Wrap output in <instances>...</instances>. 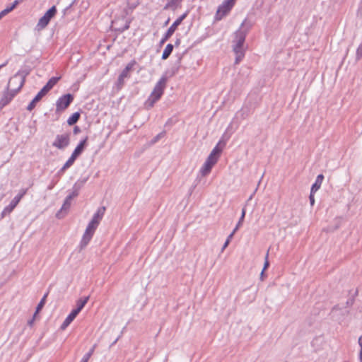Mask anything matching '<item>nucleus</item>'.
Returning a JSON list of instances; mask_svg holds the SVG:
<instances>
[{
	"mask_svg": "<svg viewBox=\"0 0 362 362\" xmlns=\"http://www.w3.org/2000/svg\"><path fill=\"white\" fill-rule=\"evenodd\" d=\"M53 187H54V185H49V186L48 187V189H49V190H50V189H52L53 188Z\"/></svg>",
	"mask_w": 362,
	"mask_h": 362,
	"instance_id": "nucleus-46",
	"label": "nucleus"
},
{
	"mask_svg": "<svg viewBox=\"0 0 362 362\" xmlns=\"http://www.w3.org/2000/svg\"><path fill=\"white\" fill-rule=\"evenodd\" d=\"M245 216V208H243L242 210L241 216L235 226V230H238L239 227H240V226L242 225V223L244 221Z\"/></svg>",
	"mask_w": 362,
	"mask_h": 362,
	"instance_id": "nucleus-25",
	"label": "nucleus"
},
{
	"mask_svg": "<svg viewBox=\"0 0 362 362\" xmlns=\"http://www.w3.org/2000/svg\"><path fill=\"white\" fill-rule=\"evenodd\" d=\"M346 303L347 306H350L354 303V298H349V299L346 300Z\"/></svg>",
	"mask_w": 362,
	"mask_h": 362,
	"instance_id": "nucleus-37",
	"label": "nucleus"
},
{
	"mask_svg": "<svg viewBox=\"0 0 362 362\" xmlns=\"http://www.w3.org/2000/svg\"><path fill=\"white\" fill-rule=\"evenodd\" d=\"M182 0H167V4L164 6V9H171L175 11L181 4Z\"/></svg>",
	"mask_w": 362,
	"mask_h": 362,
	"instance_id": "nucleus-14",
	"label": "nucleus"
},
{
	"mask_svg": "<svg viewBox=\"0 0 362 362\" xmlns=\"http://www.w3.org/2000/svg\"><path fill=\"white\" fill-rule=\"evenodd\" d=\"M167 78L166 76H162L157 83L155 85L151 95L145 102V106L147 109H150L153 107L154 104L160 100L164 93V90L166 87Z\"/></svg>",
	"mask_w": 362,
	"mask_h": 362,
	"instance_id": "nucleus-5",
	"label": "nucleus"
},
{
	"mask_svg": "<svg viewBox=\"0 0 362 362\" xmlns=\"http://www.w3.org/2000/svg\"><path fill=\"white\" fill-rule=\"evenodd\" d=\"M76 159V158L71 154V157L69 158V160L65 163L64 166L62 168L61 171L63 172L66 169L71 167L73 165V163H74Z\"/></svg>",
	"mask_w": 362,
	"mask_h": 362,
	"instance_id": "nucleus-22",
	"label": "nucleus"
},
{
	"mask_svg": "<svg viewBox=\"0 0 362 362\" xmlns=\"http://www.w3.org/2000/svg\"><path fill=\"white\" fill-rule=\"evenodd\" d=\"M71 197H67L64 202V204L60 210V211H59L57 214V216L59 218H61L62 216H60V214L62 213L63 211H66L69 209L70 206H71Z\"/></svg>",
	"mask_w": 362,
	"mask_h": 362,
	"instance_id": "nucleus-17",
	"label": "nucleus"
},
{
	"mask_svg": "<svg viewBox=\"0 0 362 362\" xmlns=\"http://www.w3.org/2000/svg\"><path fill=\"white\" fill-rule=\"evenodd\" d=\"M238 230H235V228H234V230H233V232L228 235L227 240H228V242L230 241V240L232 239V238L233 237L235 233Z\"/></svg>",
	"mask_w": 362,
	"mask_h": 362,
	"instance_id": "nucleus-38",
	"label": "nucleus"
},
{
	"mask_svg": "<svg viewBox=\"0 0 362 362\" xmlns=\"http://www.w3.org/2000/svg\"><path fill=\"white\" fill-rule=\"evenodd\" d=\"M362 57V43L358 46L356 50V59L359 60Z\"/></svg>",
	"mask_w": 362,
	"mask_h": 362,
	"instance_id": "nucleus-29",
	"label": "nucleus"
},
{
	"mask_svg": "<svg viewBox=\"0 0 362 362\" xmlns=\"http://www.w3.org/2000/svg\"><path fill=\"white\" fill-rule=\"evenodd\" d=\"M314 193H312L310 192V197H309V199H310V204L311 206H313L314 205V203H315V199H314V195H313Z\"/></svg>",
	"mask_w": 362,
	"mask_h": 362,
	"instance_id": "nucleus-34",
	"label": "nucleus"
},
{
	"mask_svg": "<svg viewBox=\"0 0 362 362\" xmlns=\"http://www.w3.org/2000/svg\"><path fill=\"white\" fill-rule=\"evenodd\" d=\"M187 14L184 13L173 23V25L167 30V37H170L173 35V34L177 29V26L180 25V23L185 18Z\"/></svg>",
	"mask_w": 362,
	"mask_h": 362,
	"instance_id": "nucleus-11",
	"label": "nucleus"
},
{
	"mask_svg": "<svg viewBox=\"0 0 362 362\" xmlns=\"http://www.w3.org/2000/svg\"><path fill=\"white\" fill-rule=\"evenodd\" d=\"M23 1V0H15V1H13V3L10 6H8V7H7V9H8V10H9V12H11V11H13V10L16 7V6H17L19 3L22 2Z\"/></svg>",
	"mask_w": 362,
	"mask_h": 362,
	"instance_id": "nucleus-26",
	"label": "nucleus"
},
{
	"mask_svg": "<svg viewBox=\"0 0 362 362\" xmlns=\"http://www.w3.org/2000/svg\"><path fill=\"white\" fill-rule=\"evenodd\" d=\"M134 64V62L129 63L119 76L117 83V86L119 89L123 86L124 83V79L129 77V72L132 69Z\"/></svg>",
	"mask_w": 362,
	"mask_h": 362,
	"instance_id": "nucleus-10",
	"label": "nucleus"
},
{
	"mask_svg": "<svg viewBox=\"0 0 362 362\" xmlns=\"http://www.w3.org/2000/svg\"><path fill=\"white\" fill-rule=\"evenodd\" d=\"M5 65H6V64H1V65H0V69H1L3 66H4Z\"/></svg>",
	"mask_w": 362,
	"mask_h": 362,
	"instance_id": "nucleus-48",
	"label": "nucleus"
},
{
	"mask_svg": "<svg viewBox=\"0 0 362 362\" xmlns=\"http://www.w3.org/2000/svg\"><path fill=\"white\" fill-rule=\"evenodd\" d=\"M45 95L44 94V93H42V90H40L34 98L35 99V100H37L39 102Z\"/></svg>",
	"mask_w": 362,
	"mask_h": 362,
	"instance_id": "nucleus-32",
	"label": "nucleus"
},
{
	"mask_svg": "<svg viewBox=\"0 0 362 362\" xmlns=\"http://www.w3.org/2000/svg\"><path fill=\"white\" fill-rule=\"evenodd\" d=\"M8 13H10L9 10L7 9V8H6L5 9H4L3 11H1L0 12V18L1 19L4 16L8 14Z\"/></svg>",
	"mask_w": 362,
	"mask_h": 362,
	"instance_id": "nucleus-33",
	"label": "nucleus"
},
{
	"mask_svg": "<svg viewBox=\"0 0 362 362\" xmlns=\"http://www.w3.org/2000/svg\"><path fill=\"white\" fill-rule=\"evenodd\" d=\"M74 97L71 94L68 93L60 97L56 103L57 111H63L66 109L70 103L73 101Z\"/></svg>",
	"mask_w": 362,
	"mask_h": 362,
	"instance_id": "nucleus-8",
	"label": "nucleus"
},
{
	"mask_svg": "<svg viewBox=\"0 0 362 362\" xmlns=\"http://www.w3.org/2000/svg\"><path fill=\"white\" fill-rule=\"evenodd\" d=\"M80 117V114L78 112L74 113L67 120V123L69 125H73L78 122Z\"/></svg>",
	"mask_w": 362,
	"mask_h": 362,
	"instance_id": "nucleus-20",
	"label": "nucleus"
},
{
	"mask_svg": "<svg viewBox=\"0 0 362 362\" xmlns=\"http://www.w3.org/2000/svg\"><path fill=\"white\" fill-rule=\"evenodd\" d=\"M95 346L87 353L86 354L83 358L81 359V362H88L89 358H90L91 355L93 354L94 351Z\"/></svg>",
	"mask_w": 362,
	"mask_h": 362,
	"instance_id": "nucleus-24",
	"label": "nucleus"
},
{
	"mask_svg": "<svg viewBox=\"0 0 362 362\" xmlns=\"http://www.w3.org/2000/svg\"><path fill=\"white\" fill-rule=\"evenodd\" d=\"M47 296H44L43 298L41 299L38 305H37L36 310L34 313V317H36L38 313L44 307L45 303H46V298Z\"/></svg>",
	"mask_w": 362,
	"mask_h": 362,
	"instance_id": "nucleus-21",
	"label": "nucleus"
},
{
	"mask_svg": "<svg viewBox=\"0 0 362 362\" xmlns=\"http://www.w3.org/2000/svg\"><path fill=\"white\" fill-rule=\"evenodd\" d=\"M164 136V132H161L160 134H158L157 136H156L153 140L151 141V144H155L156 142H157L160 138L163 137Z\"/></svg>",
	"mask_w": 362,
	"mask_h": 362,
	"instance_id": "nucleus-30",
	"label": "nucleus"
},
{
	"mask_svg": "<svg viewBox=\"0 0 362 362\" xmlns=\"http://www.w3.org/2000/svg\"><path fill=\"white\" fill-rule=\"evenodd\" d=\"M51 89L47 86H45L40 90H42V93H44L45 95H46Z\"/></svg>",
	"mask_w": 362,
	"mask_h": 362,
	"instance_id": "nucleus-35",
	"label": "nucleus"
},
{
	"mask_svg": "<svg viewBox=\"0 0 362 362\" xmlns=\"http://www.w3.org/2000/svg\"><path fill=\"white\" fill-rule=\"evenodd\" d=\"M57 8L55 6H52L45 14L42 16L37 24V29L38 30L44 29L49 23L50 20L56 15Z\"/></svg>",
	"mask_w": 362,
	"mask_h": 362,
	"instance_id": "nucleus-6",
	"label": "nucleus"
},
{
	"mask_svg": "<svg viewBox=\"0 0 362 362\" xmlns=\"http://www.w3.org/2000/svg\"><path fill=\"white\" fill-rule=\"evenodd\" d=\"M80 132V129H79L78 127H75L74 128V134H77V133H78V132Z\"/></svg>",
	"mask_w": 362,
	"mask_h": 362,
	"instance_id": "nucleus-42",
	"label": "nucleus"
},
{
	"mask_svg": "<svg viewBox=\"0 0 362 362\" xmlns=\"http://www.w3.org/2000/svg\"><path fill=\"white\" fill-rule=\"evenodd\" d=\"M268 256H269V252H267V255L265 257V262L264 264V268L261 272V276H263L264 270L269 267Z\"/></svg>",
	"mask_w": 362,
	"mask_h": 362,
	"instance_id": "nucleus-27",
	"label": "nucleus"
},
{
	"mask_svg": "<svg viewBox=\"0 0 362 362\" xmlns=\"http://www.w3.org/2000/svg\"><path fill=\"white\" fill-rule=\"evenodd\" d=\"M37 100H35V98L33 99V100L30 103V104L27 107V110L29 111H31L33 110L36 105V103H37Z\"/></svg>",
	"mask_w": 362,
	"mask_h": 362,
	"instance_id": "nucleus-28",
	"label": "nucleus"
},
{
	"mask_svg": "<svg viewBox=\"0 0 362 362\" xmlns=\"http://www.w3.org/2000/svg\"><path fill=\"white\" fill-rule=\"evenodd\" d=\"M87 141V137L85 138L83 140H82L79 144L76 146L74 152L72 153V155L77 158L83 151L85 146L86 144Z\"/></svg>",
	"mask_w": 362,
	"mask_h": 362,
	"instance_id": "nucleus-15",
	"label": "nucleus"
},
{
	"mask_svg": "<svg viewBox=\"0 0 362 362\" xmlns=\"http://www.w3.org/2000/svg\"><path fill=\"white\" fill-rule=\"evenodd\" d=\"M169 37H167V33H165L164 37L161 40V43H163L165 41H166Z\"/></svg>",
	"mask_w": 362,
	"mask_h": 362,
	"instance_id": "nucleus-44",
	"label": "nucleus"
},
{
	"mask_svg": "<svg viewBox=\"0 0 362 362\" xmlns=\"http://www.w3.org/2000/svg\"><path fill=\"white\" fill-rule=\"evenodd\" d=\"M28 72L22 71H18L8 81L7 90L4 93L2 98L0 100V105L4 107L6 105L16 94L21 89L24 83L25 76Z\"/></svg>",
	"mask_w": 362,
	"mask_h": 362,
	"instance_id": "nucleus-1",
	"label": "nucleus"
},
{
	"mask_svg": "<svg viewBox=\"0 0 362 362\" xmlns=\"http://www.w3.org/2000/svg\"><path fill=\"white\" fill-rule=\"evenodd\" d=\"M88 300V296L78 299L76 302V308H74V310H76L79 313L80 311L84 307V305L86 304Z\"/></svg>",
	"mask_w": 362,
	"mask_h": 362,
	"instance_id": "nucleus-18",
	"label": "nucleus"
},
{
	"mask_svg": "<svg viewBox=\"0 0 362 362\" xmlns=\"http://www.w3.org/2000/svg\"><path fill=\"white\" fill-rule=\"evenodd\" d=\"M358 344L361 347V349H362V336H361L359 338H358Z\"/></svg>",
	"mask_w": 362,
	"mask_h": 362,
	"instance_id": "nucleus-43",
	"label": "nucleus"
},
{
	"mask_svg": "<svg viewBox=\"0 0 362 362\" xmlns=\"http://www.w3.org/2000/svg\"><path fill=\"white\" fill-rule=\"evenodd\" d=\"M173 49V45H171V44L167 45V46L165 47V49H164V51L163 52L162 59H168V57L172 53Z\"/></svg>",
	"mask_w": 362,
	"mask_h": 362,
	"instance_id": "nucleus-19",
	"label": "nucleus"
},
{
	"mask_svg": "<svg viewBox=\"0 0 362 362\" xmlns=\"http://www.w3.org/2000/svg\"><path fill=\"white\" fill-rule=\"evenodd\" d=\"M169 22V20H168L166 22H165V24H168Z\"/></svg>",
	"mask_w": 362,
	"mask_h": 362,
	"instance_id": "nucleus-50",
	"label": "nucleus"
},
{
	"mask_svg": "<svg viewBox=\"0 0 362 362\" xmlns=\"http://www.w3.org/2000/svg\"><path fill=\"white\" fill-rule=\"evenodd\" d=\"M27 189H22L19 192L18 194L16 196V197H18V199L21 201L22 197L26 194Z\"/></svg>",
	"mask_w": 362,
	"mask_h": 362,
	"instance_id": "nucleus-31",
	"label": "nucleus"
},
{
	"mask_svg": "<svg viewBox=\"0 0 362 362\" xmlns=\"http://www.w3.org/2000/svg\"><path fill=\"white\" fill-rule=\"evenodd\" d=\"M35 320V317H34V316H33L32 319H30V320L28 321V325L29 326H32L34 323Z\"/></svg>",
	"mask_w": 362,
	"mask_h": 362,
	"instance_id": "nucleus-40",
	"label": "nucleus"
},
{
	"mask_svg": "<svg viewBox=\"0 0 362 362\" xmlns=\"http://www.w3.org/2000/svg\"><path fill=\"white\" fill-rule=\"evenodd\" d=\"M221 141H219L211 151L204 165L201 168L199 173L202 177H205L209 175L214 165L218 162L223 149V146H221Z\"/></svg>",
	"mask_w": 362,
	"mask_h": 362,
	"instance_id": "nucleus-4",
	"label": "nucleus"
},
{
	"mask_svg": "<svg viewBox=\"0 0 362 362\" xmlns=\"http://www.w3.org/2000/svg\"><path fill=\"white\" fill-rule=\"evenodd\" d=\"M230 242H228V240H226V241L225 242L224 245H223L222 248H221V252H223L228 245Z\"/></svg>",
	"mask_w": 362,
	"mask_h": 362,
	"instance_id": "nucleus-39",
	"label": "nucleus"
},
{
	"mask_svg": "<svg viewBox=\"0 0 362 362\" xmlns=\"http://www.w3.org/2000/svg\"><path fill=\"white\" fill-rule=\"evenodd\" d=\"M69 144V134H64L61 135H57L55 140L54 141L52 146L59 148L63 149Z\"/></svg>",
	"mask_w": 362,
	"mask_h": 362,
	"instance_id": "nucleus-9",
	"label": "nucleus"
},
{
	"mask_svg": "<svg viewBox=\"0 0 362 362\" xmlns=\"http://www.w3.org/2000/svg\"><path fill=\"white\" fill-rule=\"evenodd\" d=\"M180 43V40H177L176 42V45H178Z\"/></svg>",
	"mask_w": 362,
	"mask_h": 362,
	"instance_id": "nucleus-49",
	"label": "nucleus"
},
{
	"mask_svg": "<svg viewBox=\"0 0 362 362\" xmlns=\"http://www.w3.org/2000/svg\"><path fill=\"white\" fill-rule=\"evenodd\" d=\"M105 211V207L102 206L100 207L96 213L94 214L92 220L88 223L86 230L85 231V233L83 234V236L82 238L81 242V248H84L89 243L90 239L92 238V236L97 228L98 226L99 225L100 221L103 217V215Z\"/></svg>",
	"mask_w": 362,
	"mask_h": 362,
	"instance_id": "nucleus-3",
	"label": "nucleus"
},
{
	"mask_svg": "<svg viewBox=\"0 0 362 362\" xmlns=\"http://www.w3.org/2000/svg\"><path fill=\"white\" fill-rule=\"evenodd\" d=\"M59 79L60 77H52L48 81V82L46 83V86H47V88L49 87L50 89H52Z\"/></svg>",
	"mask_w": 362,
	"mask_h": 362,
	"instance_id": "nucleus-23",
	"label": "nucleus"
},
{
	"mask_svg": "<svg viewBox=\"0 0 362 362\" xmlns=\"http://www.w3.org/2000/svg\"><path fill=\"white\" fill-rule=\"evenodd\" d=\"M78 195V192L76 191L73 192L71 194H69L68 197H71V199L74 197H76Z\"/></svg>",
	"mask_w": 362,
	"mask_h": 362,
	"instance_id": "nucleus-41",
	"label": "nucleus"
},
{
	"mask_svg": "<svg viewBox=\"0 0 362 362\" xmlns=\"http://www.w3.org/2000/svg\"><path fill=\"white\" fill-rule=\"evenodd\" d=\"M235 1V0H225L217 10L216 18L221 19L226 15L234 6Z\"/></svg>",
	"mask_w": 362,
	"mask_h": 362,
	"instance_id": "nucleus-7",
	"label": "nucleus"
},
{
	"mask_svg": "<svg viewBox=\"0 0 362 362\" xmlns=\"http://www.w3.org/2000/svg\"><path fill=\"white\" fill-rule=\"evenodd\" d=\"M51 89L47 86H45L40 90H42V93H44L45 95H46Z\"/></svg>",
	"mask_w": 362,
	"mask_h": 362,
	"instance_id": "nucleus-36",
	"label": "nucleus"
},
{
	"mask_svg": "<svg viewBox=\"0 0 362 362\" xmlns=\"http://www.w3.org/2000/svg\"><path fill=\"white\" fill-rule=\"evenodd\" d=\"M78 313L74 309L71 312V313L66 317V318L64 320V322L61 325L62 329H65L71 323V322L76 318Z\"/></svg>",
	"mask_w": 362,
	"mask_h": 362,
	"instance_id": "nucleus-13",
	"label": "nucleus"
},
{
	"mask_svg": "<svg viewBox=\"0 0 362 362\" xmlns=\"http://www.w3.org/2000/svg\"><path fill=\"white\" fill-rule=\"evenodd\" d=\"M323 179H324L323 175L320 174L317 175L315 182L313 185V186L311 187L310 191L312 193L316 192L320 188L321 184L323 181Z\"/></svg>",
	"mask_w": 362,
	"mask_h": 362,
	"instance_id": "nucleus-16",
	"label": "nucleus"
},
{
	"mask_svg": "<svg viewBox=\"0 0 362 362\" xmlns=\"http://www.w3.org/2000/svg\"><path fill=\"white\" fill-rule=\"evenodd\" d=\"M252 24L246 19L242 23L239 30L235 33V39L233 40V51L235 54V63L238 64L245 55V49L243 44L245 37L251 28Z\"/></svg>",
	"mask_w": 362,
	"mask_h": 362,
	"instance_id": "nucleus-2",
	"label": "nucleus"
},
{
	"mask_svg": "<svg viewBox=\"0 0 362 362\" xmlns=\"http://www.w3.org/2000/svg\"><path fill=\"white\" fill-rule=\"evenodd\" d=\"M17 86H18V83L16 82H14L13 84V87H17Z\"/></svg>",
	"mask_w": 362,
	"mask_h": 362,
	"instance_id": "nucleus-47",
	"label": "nucleus"
},
{
	"mask_svg": "<svg viewBox=\"0 0 362 362\" xmlns=\"http://www.w3.org/2000/svg\"><path fill=\"white\" fill-rule=\"evenodd\" d=\"M20 202V200L18 199V197H14L9 205L6 206L2 213H1V218H4L6 215L9 214L18 205V204Z\"/></svg>",
	"mask_w": 362,
	"mask_h": 362,
	"instance_id": "nucleus-12",
	"label": "nucleus"
},
{
	"mask_svg": "<svg viewBox=\"0 0 362 362\" xmlns=\"http://www.w3.org/2000/svg\"><path fill=\"white\" fill-rule=\"evenodd\" d=\"M359 358H360V361L362 362V349H361V351L359 353Z\"/></svg>",
	"mask_w": 362,
	"mask_h": 362,
	"instance_id": "nucleus-45",
	"label": "nucleus"
}]
</instances>
